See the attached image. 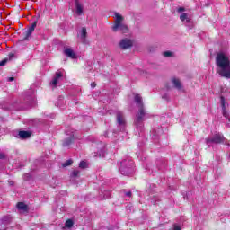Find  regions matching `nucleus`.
Returning a JSON list of instances; mask_svg holds the SVG:
<instances>
[{
	"instance_id": "obj_1",
	"label": "nucleus",
	"mask_w": 230,
	"mask_h": 230,
	"mask_svg": "<svg viewBox=\"0 0 230 230\" xmlns=\"http://www.w3.org/2000/svg\"><path fill=\"white\" fill-rule=\"evenodd\" d=\"M216 64L217 66V73L223 78H230V58L224 52L217 53L216 57Z\"/></svg>"
},
{
	"instance_id": "obj_2",
	"label": "nucleus",
	"mask_w": 230,
	"mask_h": 230,
	"mask_svg": "<svg viewBox=\"0 0 230 230\" xmlns=\"http://www.w3.org/2000/svg\"><path fill=\"white\" fill-rule=\"evenodd\" d=\"M135 102L138 105V112L136 115L135 124L137 125V127H139V125H141V123H143L145 119L150 118V115L146 113L145 108L143 107V98L141 97V95H135Z\"/></svg>"
},
{
	"instance_id": "obj_3",
	"label": "nucleus",
	"mask_w": 230,
	"mask_h": 230,
	"mask_svg": "<svg viewBox=\"0 0 230 230\" xmlns=\"http://www.w3.org/2000/svg\"><path fill=\"white\" fill-rule=\"evenodd\" d=\"M125 18L119 13H114V23L112 31H121V33H128V27L123 23Z\"/></svg>"
},
{
	"instance_id": "obj_4",
	"label": "nucleus",
	"mask_w": 230,
	"mask_h": 230,
	"mask_svg": "<svg viewBox=\"0 0 230 230\" xmlns=\"http://www.w3.org/2000/svg\"><path fill=\"white\" fill-rule=\"evenodd\" d=\"M134 161L123 160L120 163V172L122 175H130L134 171Z\"/></svg>"
},
{
	"instance_id": "obj_5",
	"label": "nucleus",
	"mask_w": 230,
	"mask_h": 230,
	"mask_svg": "<svg viewBox=\"0 0 230 230\" xmlns=\"http://www.w3.org/2000/svg\"><path fill=\"white\" fill-rule=\"evenodd\" d=\"M132 46H134V40H132L131 39H128V38H123L119 42V48L120 49H130V48H132Z\"/></svg>"
},
{
	"instance_id": "obj_6",
	"label": "nucleus",
	"mask_w": 230,
	"mask_h": 230,
	"mask_svg": "<svg viewBox=\"0 0 230 230\" xmlns=\"http://www.w3.org/2000/svg\"><path fill=\"white\" fill-rule=\"evenodd\" d=\"M226 138H224V136H222V134L220 133H217L216 135H214V137L211 138V137H208L206 139V143L207 145H211V143H216V144H218V143H224V140Z\"/></svg>"
},
{
	"instance_id": "obj_7",
	"label": "nucleus",
	"mask_w": 230,
	"mask_h": 230,
	"mask_svg": "<svg viewBox=\"0 0 230 230\" xmlns=\"http://www.w3.org/2000/svg\"><path fill=\"white\" fill-rule=\"evenodd\" d=\"M180 21H181V22H184V24H186V26H188L189 28H193V22L191 21V16H190V14L182 13L181 15H180Z\"/></svg>"
},
{
	"instance_id": "obj_8",
	"label": "nucleus",
	"mask_w": 230,
	"mask_h": 230,
	"mask_svg": "<svg viewBox=\"0 0 230 230\" xmlns=\"http://www.w3.org/2000/svg\"><path fill=\"white\" fill-rule=\"evenodd\" d=\"M63 76H64V70H58L56 72V75L53 80L50 82V85H52V87H57V85L58 84V82H60V79Z\"/></svg>"
},
{
	"instance_id": "obj_9",
	"label": "nucleus",
	"mask_w": 230,
	"mask_h": 230,
	"mask_svg": "<svg viewBox=\"0 0 230 230\" xmlns=\"http://www.w3.org/2000/svg\"><path fill=\"white\" fill-rule=\"evenodd\" d=\"M75 13L76 15L84 14V4L80 0L75 1Z\"/></svg>"
},
{
	"instance_id": "obj_10",
	"label": "nucleus",
	"mask_w": 230,
	"mask_h": 230,
	"mask_svg": "<svg viewBox=\"0 0 230 230\" xmlns=\"http://www.w3.org/2000/svg\"><path fill=\"white\" fill-rule=\"evenodd\" d=\"M66 136L70 137H68V139L64 141L63 146H69V145H71V143L73 142V139H75V133L73 131H71V133H69V131H66Z\"/></svg>"
},
{
	"instance_id": "obj_11",
	"label": "nucleus",
	"mask_w": 230,
	"mask_h": 230,
	"mask_svg": "<svg viewBox=\"0 0 230 230\" xmlns=\"http://www.w3.org/2000/svg\"><path fill=\"white\" fill-rule=\"evenodd\" d=\"M221 106L223 109L224 118H227L228 120L230 121L229 113L227 112V110H226V99L224 98V96H221Z\"/></svg>"
},
{
	"instance_id": "obj_12",
	"label": "nucleus",
	"mask_w": 230,
	"mask_h": 230,
	"mask_svg": "<svg viewBox=\"0 0 230 230\" xmlns=\"http://www.w3.org/2000/svg\"><path fill=\"white\" fill-rule=\"evenodd\" d=\"M64 53L66 57H69L70 58H76V54L71 48H66Z\"/></svg>"
},
{
	"instance_id": "obj_13",
	"label": "nucleus",
	"mask_w": 230,
	"mask_h": 230,
	"mask_svg": "<svg viewBox=\"0 0 230 230\" xmlns=\"http://www.w3.org/2000/svg\"><path fill=\"white\" fill-rule=\"evenodd\" d=\"M117 120L119 125H125V117L123 116V112L121 111L117 112Z\"/></svg>"
},
{
	"instance_id": "obj_14",
	"label": "nucleus",
	"mask_w": 230,
	"mask_h": 230,
	"mask_svg": "<svg viewBox=\"0 0 230 230\" xmlns=\"http://www.w3.org/2000/svg\"><path fill=\"white\" fill-rule=\"evenodd\" d=\"M17 208L19 211H22V213H27L28 212V206L24 204L23 202H19L17 204Z\"/></svg>"
},
{
	"instance_id": "obj_15",
	"label": "nucleus",
	"mask_w": 230,
	"mask_h": 230,
	"mask_svg": "<svg viewBox=\"0 0 230 230\" xmlns=\"http://www.w3.org/2000/svg\"><path fill=\"white\" fill-rule=\"evenodd\" d=\"M35 28H37V22H34L28 29L27 31V37H30L31 33L35 31Z\"/></svg>"
},
{
	"instance_id": "obj_16",
	"label": "nucleus",
	"mask_w": 230,
	"mask_h": 230,
	"mask_svg": "<svg viewBox=\"0 0 230 230\" xmlns=\"http://www.w3.org/2000/svg\"><path fill=\"white\" fill-rule=\"evenodd\" d=\"M14 57H15V54L10 53L9 58H4L0 62V67H3V66H6V62H8V60H12Z\"/></svg>"
},
{
	"instance_id": "obj_17",
	"label": "nucleus",
	"mask_w": 230,
	"mask_h": 230,
	"mask_svg": "<svg viewBox=\"0 0 230 230\" xmlns=\"http://www.w3.org/2000/svg\"><path fill=\"white\" fill-rule=\"evenodd\" d=\"M19 136L21 139H27V137H30V136H31V134L28 131H20Z\"/></svg>"
},
{
	"instance_id": "obj_18",
	"label": "nucleus",
	"mask_w": 230,
	"mask_h": 230,
	"mask_svg": "<svg viewBox=\"0 0 230 230\" xmlns=\"http://www.w3.org/2000/svg\"><path fill=\"white\" fill-rule=\"evenodd\" d=\"M80 38L83 42H85V39L87 38V29L85 27L82 29Z\"/></svg>"
},
{
	"instance_id": "obj_19",
	"label": "nucleus",
	"mask_w": 230,
	"mask_h": 230,
	"mask_svg": "<svg viewBox=\"0 0 230 230\" xmlns=\"http://www.w3.org/2000/svg\"><path fill=\"white\" fill-rule=\"evenodd\" d=\"M172 84L176 89H181L182 84H181V81L178 78H173L172 79Z\"/></svg>"
},
{
	"instance_id": "obj_20",
	"label": "nucleus",
	"mask_w": 230,
	"mask_h": 230,
	"mask_svg": "<svg viewBox=\"0 0 230 230\" xmlns=\"http://www.w3.org/2000/svg\"><path fill=\"white\" fill-rule=\"evenodd\" d=\"M65 227H68V228L73 227V220L71 219L66 220L65 224Z\"/></svg>"
},
{
	"instance_id": "obj_21",
	"label": "nucleus",
	"mask_w": 230,
	"mask_h": 230,
	"mask_svg": "<svg viewBox=\"0 0 230 230\" xmlns=\"http://www.w3.org/2000/svg\"><path fill=\"white\" fill-rule=\"evenodd\" d=\"M164 57L165 58H170V57H173V53L170 52V51H165L163 53Z\"/></svg>"
},
{
	"instance_id": "obj_22",
	"label": "nucleus",
	"mask_w": 230,
	"mask_h": 230,
	"mask_svg": "<svg viewBox=\"0 0 230 230\" xmlns=\"http://www.w3.org/2000/svg\"><path fill=\"white\" fill-rule=\"evenodd\" d=\"M79 167H80V168H87V162H86V161H82V162L79 164Z\"/></svg>"
},
{
	"instance_id": "obj_23",
	"label": "nucleus",
	"mask_w": 230,
	"mask_h": 230,
	"mask_svg": "<svg viewBox=\"0 0 230 230\" xmlns=\"http://www.w3.org/2000/svg\"><path fill=\"white\" fill-rule=\"evenodd\" d=\"M71 164H73V160H68L65 164H63V166H71Z\"/></svg>"
},
{
	"instance_id": "obj_24",
	"label": "nucleus",
	"mask_w": 230,
	"mask_h": 230,
	"mask_svg": "<svg viewBox=\"0 0 230 230\" xmlns=\"http://www.w3.org/2000/svg\"><path fill=\"white\" fill-rule=\"evenodd\" d=\"M72 175L74 177H78V175H80V171H78V170L73 171Z\"/></svg>"
},
{
	"instance_id": "obj_25",
	"label": "nucleus",
	"mask_w": 230,
	"mask_h": 230,
	"mask_svg": "<svg viewBox=\"0 0 230 230\" xmlns=\"http://www.w3.org/2000/svg\"><path fill=\"white\" fill-rule=\"evenodd\" d=\"M172 230H181V226H179V225H174V227Z\"/></svg>"
},
{
	"instance_id": "obj_26",
	"label": "nucleus",
	"mask_w": 230,
	"mask_h": 230,
	"mask_svg": "<svg viewBox=\"0 0 230 230\" xmlns=\"http://www.w3.org/2000/svg\"><path fill=\"white\" fill-rule=\"evenodd\" d=\"M4 157H6V155H4V153H1V152H0V159H4Z\"/></svg>"
},
{
	"instance_id": "obj_27",
	"label": "nucleus",
	"mask_w": 230,
	"mask_h": 230,
	"mask_svg": "<svg viewBox=\"0 0 230 230\" xmlns=\"http://www.w3.org/2000/svg\"><path fill=\"white\" fill-rule=\"evenodd\" d=\"M184 7H180V8H178V12H179V13H181V12H184Z\"/></svg>"
},
{
	"instance_id": "obj_28",
	"label": "nucleus",
	"mask_w": 230,
	"mask_h": 230,
	"mask_svg": "<svg viewBox=\"0 0 230 230\" xmlns=\"http://www.w3.org/2000/svg\"><path fill=\"white\" fill-rule=\"evenodd\" d=\"M91 87H92L93 89H94V87H96V83H92V84H91Z\"/></svg>"
},
{
	"instance_id": "obj_29",
	"label": "nucleus",
	"mask_w": 230,
	"mask_h": 230,
	"mask_svg": "<svg viewBox=\"0 0 230 230\" xmlns=\"http://www.w3.org/2000/svg\"><path fill=\"white\" fill-rule=\"evenodd\" d=\"M126 197H132V192H127Z\"/></svg>"
},
{
	"instance_id": "obj_30",
	"label": "nucleus",
	"mask_w": 230,
	"mask_h": 230,
	"mask_svg": "<svg viewBox=\"0 0 230 230\" xmlns=\"http://www.w3.org/2000/svg\"><path fill=\"white\" fill-rule=\"evenodd\" d=\"M13 80H14L13 77H10V78L8 79V82H13Z\"/></svg>"
}]
</instances>
